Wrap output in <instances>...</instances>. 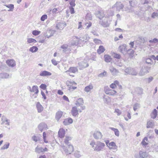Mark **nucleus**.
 <instances>
[{
    "mask_svg": "<svg viewBox=\"0 0 158 158\" xmlns=\"http://www.w3.org/2000/svg\"><path fill=\"white\" fill-rule=\"evenodd\" d=\"M90 145L94 151L98 152L102 151L105 146L104 143L99 141L95 143L94 141H92L90 143Z\"/></svg>",
    "mask_w": 158,
    "mask_h": 158,
    "instance_id": "f257e3e1",
    "label": "nucleus"
},
{
    "mask_svg": "<svg viewBox=\"0 0 158 158\" xmlns=\"http://www.w3.org/2000/svg\"><path fill=\"white\" fill-rule=\"evenodd\" d=\"M67 145L68 147H66L64 145H61V146L67 155L71 154L74 151V147L71 143L67 144Z\"/></svg>",
    "mask_w": 158,
    "mask_h": 158,
    "instance_id": "f03ea898",
    "label": "nucleus"
},
{
    "mask_svg": "<svg viewBox=\"0 0 158 158\" xmlns=\"http://www.w3.org/2000/svg\"><path fill=\"white\" fill-rule=\"evenodd\" d=\"M151 68V66H150L146 65L143 66L139 73V75L140 76H143L145 75L149 72Z\"/></svg>",
    "mask_w": 158,
    "mask_h": 158,
    "instance_id": "7ed1b4c3",
    "label": "nucleus"
},
{
    "mask_svg": "<svg viewBox=\"0 0 158 158\" xmlns=\"http://www.w3.org/2000/svg\"><path fill=\"white\" fill-rule=\"evenodd\" d=\"M72 39L69 44L73 46L77 45L79 41V37L77 36H73Z\"/></svg>",
    "mask_w": 158,
    "mask_h": 158,
    "instance_id": "20e7f679",
    "label": "nucleus"
},
{
    "mask_svg": "<svg viewBox=\"0 0 158 158\" xmlns=\"http://www.w3.org/2000/svg\"><path fill=\"white\" fill-rule=\"evenodd\" d=\"M155 126V123L152 119L148 120L146 124L147 128H153Z\"/></svg>",
    "mask_w": 158,
    "mask_h": 158,
    "instance_id": "39448f33",
    "label": "nucleus"
},
{
    "mask_svg": "<svg viewBox=\"0 0 158 158\" xmlns=\"http://www.w3.org/2000/svg\"><path fill=\"white\" fill-rule=\"evenodd\" d=\"M93 136L95 139H98L102 138L103 135L100 131H96L94 132Z\"/></svg>",
    "mask_w": 158,
    "mask_h": 158,
    "instance_id": "423d86ee",
    "label": "nucleus"
},
{
    "mask_svg": "<svg viewBox=\"0 0 158 158\" xmlns=\"http://www.w3.org/2000/svg\"><path fill=\"white\" fill-rule=\"evenodd\" d=\"M6 64L10 67L13 68L16 65L15 61L13 59L8 60L6 61Z\"/></svg>",
    "mask_w": 158,
    "mask_h": 158,
    "instance_id": "0eeeda50",
    "label": "nucleus"
},
{
    "mask_svg": "<svg viewBox=\"0 0 158 158\" xmlns=\"http://www.w3.org/2000/svg\"><path fill=\"white\" fill-rule=\"evenodd\" d=\"M105 93L110 95H114L116 94L117 92L116 91L111 89L109 88L105 90Z\"/></svg>",
    "mask_w": 158,
    "mask_h": 158,
    "instance_id": "6e6552de",
    "label": "nucleus"
},
{
    "mask_svg": "<svg viewBox=\"0 0 158 158\" xmlns=\"http://www.w3.org/2000/svg\"><path fill=\"white\" fill-rule=\"evenodd\" d=\"M109 70L112 74L113 76L117 75L119 73L118 70L114 68L113 66L110 67Z\"/></svg>",
    "mask_w": 158,
    "mask_h": 158,
    "instance_id": "1a4fd4ad",
    "label": "nucleus"
},
{
    "mask_svg": "<svg viewBox=\"0 0 158 158\" xmlns=\"http://www.w3.org/2000/svg\"><path fill=\"white\" fill-rule=\"evenodd\" d=\"M38 128L39 130L42 132L44 129H48V126L45 123H42L39 125Z\"/></svg>",
    "mask_w": 158,
    "mask_h": 158,
    "instance_id": "9d476101",
    "label": "nucleus"
},
{
    "mask_svg": "<svg viewBox=\"0 0 158 158\" xmlns=\"http://www.w3.org/2000/svg\"><path fill=\"white\" fill-rule=\"evenodd\" d=\"M118 50L120 52L123 54L126 53L127 52L126 45L124 44L120 46L118 48Z\"/></svg>",
    "mask_w": 158,
    "mask_h": 158,
    "instance_id": "9b49d317",
    "label": "nucleus"
},
{
    "mask_svg": "<svg viewBox=\"0 0 158 158\" xmlns=\"http://www.w3.org/2000/svg\"><path fill=\"white\" fill-rule=\"evenodd\" d=\"M72 114L74 117H77L78 114V110L76 106L73 107L71 110Z\"/></svg>",
    "mask_w": 158,
    "mask_h": 158,
    "instance_id": "f8f14e48",
    "label": "nucleus"
},
{
    "mask_svg": "<svg viewBox=\"0 0 158 158\" xmlns=\"http://www.w3.org/2000/svg\"><path fill=\"white\" fill-rule=\"evenodd\" d=\"M96 16L99 19H101L105 16L104 12L103 10L98 11L95 13Z\"/></svg>",
    "mask_w": 158,
    "mask_h": 158,
    "instance_id": "ddd939ff",
    "label": "nucleus"
},
{
    "mask_svg": "<svg viewBox=\"0 0 158 158\" xmlns=\"http://www.w3.org/2000/svg\"><path fill=\"white\" fill-rule=\"evenodd\" d=\"M66 26V24L64 22L58 23L56 26V29H62L64 27Z\"/></svg>",
    "mask_w": 158,
    "mask_h": 158,
    "instance_id": "4468645a",
    "label": "nucleus"
},
{
    "mask_svg": "<svg viewBox=\"0 0 158 158\" xmlns=\"http://www.w3.org/2000/svg\"><path fill=\"white\" fill-rule=\"evenodd\" d=\"M114 7H116L117 10L119 11L121 9H123L124 5L120 2H117L114 5Z\"/></svg>",
    "mask_w": 158,
    "mask_h": 158,
    "instance_id": "2eb2a0df",
    "label": "nucleus"
},
{
    "mask_svg": "<svg viewBox=\"0 0 158 158\" xmlns=\"http://www.w3.org/2000/svg\"><path fill=\"white\" fill-rule=\"evenodd\" d=\"M11 77V75H10L7 73H0V79L8 78Z\"/></svg>",
    "mask_w": 158,
    "mask_h": 158,
    "instance_id": "dca6fc26",
    "label": "nucleus"
},
{
    "mask_svg": "<svg viewBox=\"0 0 158 158\" xmlns=\"http://www.w3.org/2000/svg\"><path fill=\"white\" fill-rule=\"evenodd\" d=\"M65 132L64 129L63 128H60L58 132L59 137L61 138H63L64 136Z\"/></svg>",
    "mask_w": 158,
    "mask_h": 158,
    "instance_id": "f3484780",
    "label": "nucleus"
},
{
    "mask_svg": "<svg viewBox=\"0 0 158 158\" xmlns=\"http://www.w3.org/2000/svg\"><path fill=\"white\" fill-rule=\"evenodd\" d=\"M109 147L110 149H113L117 150L118 147L115 143L114 142H111L109 143Z\"/></svg>",
    "mask_w": 158,
    "mask_h": 158,
    "instance_id": "a211bd4d",
    "label": "nucleus"
},
{
    "mask_svg": "<svg viewBox=\"0 0 158 158\" xmlns=\"http://www.w3.org/2000/svg\"><path fill=\"white\" fill-rule=\"evenodd\" d=\"M139 154L140 158H147L149 157L148 153L145 152L140 151Z\"/></svg>",
    "mask_w": 158,
    "mask_h": 158,
    "instance_id": "6ab92c4d",
    "label": "nucleus"
},
{
    "mask_svg": "<svg viewBox=\"0 0 158 158\" xmlns=\"http://www.w3.org/2000/svg\"><path fill=\"white\" fill-rule=\"evenodd\" d=\"M69 45L67 44H64L61 45L60 48L63 49V51L66 52L67 51H70V49L68 48Z\"/></svg>",
    "mask_w": 158,
    "mask_h": 158,
    "instance_id": "aec40b11",
    "label": "nucleus"
},
{
    "mask_svg": "<svg viewBox=\"0 0 158 158\" xmlns=\"http://www.w3.org/2000/svg\"><path fill=\"white\" fill-rule=\"evenodd\" d=\"M93 89V86L92 84H90L89 85L86 86L84 88V90L85 92L88 93L91 92V90Z\"/></svg>",
    "mask_w": 158,
    "mask_h": 158,
    "instance_id": "412c9836",
    "label": "nucleus"
},
{
    "mask_svg": "<svg viewBox=\"0 0 158 158\" xmlns=\"http://www.w3.org/2000/svg\"><path fill=\"white\" fill-rule=\"evenodd\" d=\"M36 107L37 108L38 113H40L43 110V107L39 102H38L36 104Z\"/></svg>",
    "mask_w": 158,
    "mask_h": 158,
    "instance_id": "4be33fe9",
    "label": "nucleus"
},
{
    "mask_svg": "<svg viewBox=\"0 0 158 158\" xmlns=\"http://www.w3.org/2000/svg\"><path fill=\"white\" fill-rule=\"evenodd\" d=\"M158 111L156 109L153 110L150 114L151 118L152 119H155L157 115Z\"/></svg>",
    "mask_w": 158,
    "mask_h": 158,
    "instance_id": "5701e85b",
    "label": "nucleus"
},
{
    "mask_svg": "<svg viewBox=\"0 0 158 158\" xmlns=\"http://www.w3.org/2000/svg\"><path fill=\"white\" fill-rule=\"evenodd\" d=\"M63 112L61 111L57 112L56 114V119L58 121L61 117L63 115Z\"/></svg>",
    "mask_w": 158,
    "mask_h": 158,
    "instance_id": "b1692460",
    "label": "nucleus"
},
{
    "mask_svg": "<svg viewBox=\"0 0 158 158\" xmlns=\"http://www.w3.org/2000/svg\"><path fill=\"white\" fill-rule=\"evenodd\" d=\"M134 7L133 6H130L129 7H128L127 6L126 7L124 8L125 10V11H127L129 13H135V10L133 9Z\"/></svg>",
    "mask_w": 158,
    "mask_h": 158,
    "instance_id": "393cba45",
    "label": "nucleus"
},
{
    "mask_svg": "<svg viewBox=\"0 0 158 158\" xmlns=\"http://www.w3.org/2000/svg\"><path fill=\"white\" fill-rule=\"evenodd\" d=\"M52 75L51 73L46 71H42L40 73V75L41 76H50Z\"/></svg>",
    "mask_w": 158,
    "mask_h": 158,
    "instance_id": "a878e982",
    "label": "nucleus"
},
{
    "mask_svg": "<svg viewBox=\"0 0 158 158\" xmlns=\"http://www.w3.org/2000/svg\"><path fill=\"white\" fill-rule=\"evenodd\" d=\"M105 61L107 63L110 62L112 60V58L110 56L106 54L104 56Z\"/></svg>",
    "mask_w": 158,
    "mask_h": 158,
    "instance_id": "bb28decb",
    "label": "nucleus"
},
{
    "mask_svg": "<svg viewBox=\"0 0 158 158\" xmlns=\"http://www.w3.org/2000/svg\"><path fill=\"white\" fill-rule=\"evenodd\" d=\"M48 33L49 34V35H48L47 34V33L44 34V36L45 37H47L48 38H49L50 37L54 35V31L52 30H49L48 31Z\"/></svg>",
    "mask_w": 158,
    "mask_h": 158,
    "instance_id": "cd10ccee",
    "label": "nucleus"
},
{
    "mask_svg": "<svg viewBox=\"0 0 158 158\" xmlns=\"http://www.w3.org/2000/svg\"><path fill=\"white\" fill-rule=\"evenodd\" d=\"M78 71V69L76 67H70L69 70L66 71V72H70L73 73H75L76 72Z\"/></svg>",
    "mask_w": 158,
    "mask_h": 158,
    "instance_id": "c85d7f7f",
    "label": "nucleus"
},
{
    "mask_svg": "<svg viewBox=\"0 0 158 158\" xmlns=\"http://www.w3.org/2000/svg\"><path fill=\"white\" fill-rule=\"evenodd\" d=\"M105 50V49L103 46L100 45L99 46L98 49L97 50V53L100 54L103 53Z\"/></svg>",
    "mask_w": 158,
    "mask_h": 158,
    "instance_id": "c756f323",
    "label": "nucleus"
},
{
    "mask_svg": "<svg viewBox=\"0 0 158 158\" xmlns=\"http://www.w3.org/2000/svg\"><path fill=\"white\" fill-rule=\"evenodd\" d=\"M78 65L81 68H85L89 66V64H86L83 61L79 63Z\"/></svg>",
    "mask_w": 158,
    "mask_h": 158,
    "instance_id": "7c9ffc66",
    "label": "nucleus"
},
{
    "mask_svg": "<svg viewBox=\"0 0 158 158\" xmlns=\"http://www.w3.org/2000/svg\"><path fill=\"white\" fill-rule=\"evenodd\" d=\"M2 123H4L5 122L6 123H5V124L9 125H10V120L8 119L7 118H6L4 116H3L2 118Z\"/></svg>",
    "mask_w": 158,
    "mask_h": 158,
    "instance_id": "2f4dec72",
    "label": "nucleus"
},
{
    "mask_svg": "<svg viewBox=\"0 0 158 158\" xmlns=\"http://www.w3.org/2000/svg\"><path fill=\"white\" fill-rule=\"evenodd\" d=\"M109 129H110L112 131H113L114 132V134L115 135L118 137L119 136V132L117 129L112 127H110Z\"/></svg>",
    "mask_w": 158,
    "mask_h": 158,
    "instance_id": "473e14b6",
    "label": "nucleus"
},
{
    "mask_svg": "<svg viewBox=\"0 0 158 158\" xmlns=\"http://www.w3.org/2000/svg\"><path fill=\"white\" fill-rule=\"evenodd\" d=\"M35 92V94H37L39 92L38 87L36 85H34L32 88V92Z\"/></svg>",
    "mask_w": 158,
    "mask_h": 158,
    "instance_id": "72a5a7b5",
    "label": "nucleus"
},
{
    "mask_svg": "<svg viewBox=\"0 0 158 158\" xmlns=\"http://www.w3.org/2000/svg\"><path fill=\"white\" fill-rule=\"evenodd\" d=\"M4 6H6L8 8H10V9L8 10L9 11H12L14 9V5L13 4H10L9 5H4Z\"/></svg>",
    "mask_w": 158,
    "mask_h": 158,
    "instance_id": "f704fd0d",
    "label": "nucleus"
},
{
    "mask_svg": "<svg viewBox=\"0 0 158 158\" xmlns=\"http://www.w3.org/2000/svg\"><path fill=\"white\" fill-rule=\"evenodd\" d=\"M72 139V138L70 136H66L64 139V142L66 144H70L69 142V141L71 140Z\"/></svg>",
    "mask_w": 158,
    "mask_h": 158,
    "instance_id": "c9c22d12",
    "label": "nucleus"
},
{
    "mask_svg": "<svg viewBox=\"0 0 158 158\" xmlns=\"http://www.w3.org/2000/svg\"><path fill=\"white\" fill-rule=\"evenodd\" d=\"M135 92L137 94L141 95L143 94V89L140 88H137L135 89Z\"/></svg>",
    "mask_w": 158,
    "mask_h": 158,
    "instance_id": "e433bc0d",
    "label": "nucleus"
},
{
    "mask_svg": "<svg viewBox=\"0 0 158 158\" xmlns=\"http://www.w3.org/2000/svg\"><path fill=\"white\" fill-rule=\"evenodd\" d=\"M43 148L41 147H39L38 146L35 148V152L37 153H40L41 152H43Z\"/></svg>",
    "mask_w": 158,
    "mask_h": 158,
    "instance_id": "4c0bfd02",
    "label": "nucleus"
},
{
    "mask_svg": "<svg viewBox=\"0 0 158 158\" xmlns=\"http://www.w3.org/2000/svg\"><path fill=\"white\" fill-rule=\"evenodd\" d=\"M7 68V67L5 64L0 62V70H5Z\"/></svg>",
    "mask_w": 158,
    "mask_h": 158,
    "instance_id": "58836bf2",
    "label": "nucleus"
},
{
    "mask_svg": "<svg viewBox=\"0 0 158 158\" xmlns=\"http://www.w3.org/2000/svg\"><path fill=\"white\" fill-rule=\"evenodd\" d=\"M38 50V48L36 46H33L29 49V51L32 52H36Z\"/></svg>",
    "mask_w": 158,
    "mask_h": 158,
    "instance_id": "ea45409f",
    "label": "nucleus"
},
{
    "mask_svg": "<svg viewBox=\"0 0 158 158\" xmlns=\"http://www.w3.org/2000/svg\"><path fill=\"white\" fill-rule=\"evenodd\" d=\"M85 17L86 19L88 20H91L92 18V15H91V13L89 12L87 13Z\"/></svg>",
    "mask_w": 158,
    "mask_h": 158,
    "instance_id": "a19ab883",
    "label": "nucleus"
},
{
    "mask_svg": "<svg viewBox=\"0 0 158 158\" xmlns=\"http://www.w3.org/2000/svg\"><path fill=\"white\" fill-rule=\"evenodd\" d=\"M130 72H131V73H130L129 74H131L133 75L136 76L138 73L134 69L132 68Z\"/></svg>",
    "mask_w": 158,
    "mask_h": 158,
    "instance_id": "79ce46f5",
    "label": "nucleus"
},
{
    "mask_svg": "<svg viewBox=\"0 0 158 158\" xmlns=\"http://www.w3.org/2000/svg\"><path fill=\"white\" fill-rule=\"evenodd\" d=\"M10 143H6V144L4 145L1 148V150H4L7 149L9 146Z\"/></svg>",
    "mask_w": 158,
    "mask_h": 158,
    "instance_id": "37998d69",
    "label": "nucleus"
},
{
    "mask_svg": "<svg viewBox=\"0 0 158 158\" xmlns=\"http://www.w3.org/2000/svg\"><path fill=\"white\" fill-rule=\"evenodd\" d=\"M140 105L138 103H135L133 106V110L134 111H136L137 109L139 108Z\"/></svg>",
    "mask_w": 158,
    "mask_h": 158,
    "instance_id": "c03bdc74",
    "label": "nucleus"
},
{
    "mask_svg": "<svg viewBox=\"0 0 158 158\" xmlns=\"http://www.w3.org/2000/svg\"><path fill=\"white\" fill-rule=\"evenodd\" d=\"M93 41L97 44H102V41L99 39H94L93 40Z\"/></svg>",
    "mask_w": 158,
    "mask_h": 158,
    "instance_id": "a18cd8bd",
    "label": "nucleus"
},
{
    "mask_svg": "<svg viewBox=\"0 0 158 158\" xmlns=\"http://www.w3.org/2000/svg\"><path fill=\"white\" fill-rule=\"evenodd\" d=\"M32 139L33 140L36 142L40 140V138L38 136L33 135L32 137Z\"/></svg>",
    "mask_w": 158,
    "mask_h": 158,
    "instance_id": "49530a36",
    "label": "nucleus"
},
{
    "mask_svg": "<svg viewBox=\"0 0 158 158\" xmlns=\"http://www.w3.org/2000/svg\"><path fill=\"white\" fill-rule=\"evenodd\" d=\"M27 42L28 43H35L36 42V41L35 39L30 38L28 39Z\"/></svg>",
    "mask_w": 158,
    "mask_h": 158,
    "instance_id": "de8ad7c7",
    "label": "nucleus"
},
{
    "mask_svg": "<svg viewBox=\"0 0 158 158\" xmlns=\"http://www.w3.org/2000/svg\"><path fill=\"white\" fill-rule=\"evenodd\" d=\"M108 16L109 17L114 15V11L111 10H109L107 12Z\"/></svg>",
    "mask_w": 158,
    "mask_h": 158,
    "instance_id": "09e8293b",
    "label": "nucleus"
},
{
    "mask_svg": "<svg viewBox=\"0 0 158 158\" xmlns=\"http://www.w3.org/2000/svg\"><path fill=\"white\" fill-rule=\"evenodd\" d=\"M48 18V16L47 15L44 14L40 18V20L41 21H44L45 19H46Z\"/></svg>",
    "mask_w": 158,
    "mask_h": 158,
    "instance_id": "8fccbe9b",
    "label": "nucleus"
},
{
    "mask_svg": "<svg viewBox=\"0 0 158 158\" xmlns=\"http://www.w3.org/2000/svg\"><path fill=\"white\" fill-rule=\"evenodd\" d=\"M40 31L37 30H34L32 32V34L34 35H37L40 34Z\"/></svg>",
    "mask_w": 158,
    "mask_h": 158,
    "instance_id": "3c124183",
    "label": "nucleus"
},
{
    "mask_svg": "<svg viewBox=\"0 0 158 158\" xmlns=\"http://www.w3.org/2000/svg\"><path fill=\"white\" fill-rule=\"evenodd\" d=\"M152 61L151 58H147L146 60V63L147 64H152Z\"/></svg>",
    "mask_w": 158,
    "mask_h": 158,
    "instance_id": "603ef678",
    "label": "nucleus"
},
{
    "mask_svg": "<svg viewBox=\"0 0 158 158\" xmlns=\"http://www.w3.org/2000/svg\"><path fill=\"white\" fill-rule=\"evenodd\" d=\"M149 42L150 43H158L157 39L156 38L149 40Z\"/></svg>",
    "mask_w": 158,
    "mask_h": 158,
    "instance_id": "864d4df0",
    "label": "nucleus"
},
{
    "mask_svg": "<svg viewBox=\"0 0 158 158\" xmlns=\"http://www.w3.org/2000/svg\"><path fill=\"white\" fill-rule=\"evenodd\" d=\"M106 72L104 71L103 73H100L98 75V76L99 77H103L105 76L106 75Z\"/></svg>",
    "mask_w": 158,
    "mask_h": 158,
    "instance_id": "5fc2aeb1",
    "label": "nucleus"
},
{
    "mask_svg": "<svg viewBox=\"0 0 158 158\" xmlns=\"http://www.w3.org/2000/svg\"><path fill=\"white\" fill-rule=\"evenodd\" d=\"M46 133L45 132H44L43 135L44 141L45 143H47L48 142L46 140Z\"/></svg>",
    "mask_w": 158,
    "mask_h": 158,
    "instance_id": "6e6d98bb",
    "label": "nucleus"
},
{
    "mask_svg": "<svg viewBox=\"0 0 158 158\" xmlns=\"http://www.w3.org/2000/svg\"><path fill=\"white\" fill-rule=\"evenodd\" d=\"M75 0H71L69 2V4L71 6L70 7H74L75 6L76 4L75 3Z\"/></svg>",
    "mask_w": 158,
    "mask_h": 158,
    "instance_id": "4d7b16f0",
    "label": "nucleus"
},
{
    "mask_svg": "<svg viewBox=\"0 0 158 158\" xmlns=\"http://www.w3.org/2000/svg\"><path fill=\"white\" fill-rule=\"evenodd\" d=\"M113 55L114 57L115 58L118 59H119L121 57V56L119 54L114 53Z\"/></svg>",
    "mask_w": 158,
    "mask_h": 158,
    "instance_id": "13d9d810",
    "label": "nucleus"
},
{
    "mask_svg": "<svg viewBox=\"0 0 158 158\" xmlns=\"http://www.w3.org/2000/svg\"><path fill=\"white\" fill-rule=\"evenodd\" d=\"M114 113H116L118 116L120 115L121 114V111L118 109H116L114 111Z\"/></svg>",
    "mask_w": 158,
    "mask_h": 158,
    "instance_id": "bf43d9fd",
    "label": "nucleus"
},
{
    "mask_svg": "<svg viewBox=\"0 0 158 158\" xmlns=\"http://www.w3.org/2000/svg\"><path fill=\"white\" fill-rule=\"evenodd\" d=\"M158 16V11L157 12H154L152 15V17L155 18Z\"/></svg>",
    "mask_w": 158,
    "mask_h": 158,
    "instance_id": "052dcab7",
    "label": "nucleus"
},
{
    "mask_svg": "<svg viewBox=\"0 0 158 158\" xmlns=\"http://www.w3.org/2000/svg\"><path fill=\"white\" fill-rule=\"evenodd\" d=\"M131 69V68L130 67L126 68L125 70V72L127 74H129L130 73H131L130 72Z\"/></svg>",
    "mask_w": 158,
    "mask_h": 158,
    "instance_id": "680f3d73",
    "label": "nucleus"
},
{
    "mask_svg": "<svg viewBox=\"0 0 158 158\" xmlns=\"http://www.w3.org/2000/svg\"><path fill=\"white\" fill-rule=\"evenodd\" d=\"M79 40H81L83 41L86 42L87 40V37L85 35H84L83 37H80L79 38Z\"/></svg>",
    "mask_w": 158,
    "mask_h": 158,
    "instance_id": "e2e57ef3",
    "label": "nucleus"
},
{
    "mask_svg": "<svg viewBox=\"0 0 158 158\" xmlns=\"http://www.w3.org/2000/svg\"><path fill=\"white\" fill-rule=\"evenodd\" d=\"M47 86L45 84H42L40 86V88L43 89L44 90H45L46 89Z\"/></svg>",
    "mask_w": 158,
    "mask_h": 158,
    "instance_id": "0e129e2a",
    "label": "nucleus"
},
{
    "mask_svg": "<svg viewBox=\"0 0 158 158\" xmlns=\"http://www.w3.org/2000/svg\"><path fill=\"white\" fill-rule=\"evenodd\" d=\"M139 40L140 42L141 43H143L145 42V40L142 37H139Z\"/></svg>",
    "mask_w": 158,
    "mask_h": 158,
    "instance_id": "69168bd1",
    "label": "nucleus"
},
{
    "mask_svg": "<svg viewBox=\"0 0 158 158\" xmlns=\"http://www.w3.org/2000/svg\"><path fill=\"white\" fill-rule=\"evenodd\" d=\"M69 8L70 10V12L71 14H73L74 13L75 11L74 10V9L73 7H69Z\"/></svg>",
    "mask_w": 158,
    "mask_h": 158,
    "instance_id": "338daca9",
    "label": "nucleus"
},
{
    "mask_svg": "<svg viewBox=\"0 0 158 158\" xmlns=\"http://www.w3.org/2000/svg\"><path fill=\"white\" fill-rule=\"evenodd\" d=\"M63 123L65 125H67L69 124L67 119H66L64 120L63 122Z\"/></svg>",
    "mask_w": 158,
    "mask_h": 158,
    "instance_id": "774afa93",
    "label": "nucleus"
}]
</instances>
